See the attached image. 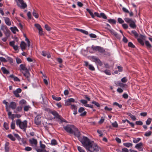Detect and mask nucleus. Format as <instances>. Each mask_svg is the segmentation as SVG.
<instances>
[{
    "mask_svg": "<svg viewBox=\"0 0 152 152\" xmlns=\"http://www.w3.org/2000/svg\"><path fill=\"white\" fill-rule=\"evenodd\" d=\"M77 137L83 146L86 148L87 152H94L99 151V147L96 143L90 140L87 137L81 136V134L78 129L75 127L73 131V133Z\"/></svg>",
    "mask_w": 152,
    "mask_h": 152,
    "instance_id": "f257e3e1",
    "label": "nucleus"
},
{
    "mask_svg": "<svg viewBox=\"0 0 152 152\" xmlns=\"http://www.w3.org/2000/svg\"><path fill=\"white\" fill-rule=\"evenodd\" d=\"M52 114L54 116V118H56L58 119V121L60 123L64 121V119L62 118L55 110L48 109V114Z\"/></svg>",
    "mask_w": 152,
    "mask_h": 152,
    "instance_id": "f03ea898",
    "label": "nucleus"
},
{
    "mask_svg": "<svg viewBox=\"0 0 152 152\" xmlns=\"http://www.w3.org/2000/svg\"><path fill=\"white\" fill-rule=\"evenodd\" d=\"M16 124L18 125L20 128L23 129L24 131H25L27 127V121L25 120L23 121H21L20 119H18L16 121Z\"/></svg>",
    "mask_w": 152,
    "mask_h": 152,
    "instance_id": "7ed1b4c3",
    "label": "nucleus"
},
{
    "mask_svg": "<svg viewBox=\"0 0 152 152\" xmlns=\"http://www.w3.org/2000/svg\"><path fill=\"white\" fill-rule=\"evenodd\" d=\"M124 19L126 23H129V26L131 28H134L136 27L135 21L132 19L128 18H125Z\"/></svg>",
    "mask_w": 152,
    "mask_h": 152,
    "instance_id": "20e7f679",
    "label": "nucleus"
},
{
    "mask_svg": "<svg viewBox=\"0 0 152 152\" xmlns=\"http://www.w3.org/2000/svg\"><path fill=\"white\" fill-rule=\"evenodd\" d=\"M75 126L73 125H68L64 127V130L70 134H72L73 132Z\"/></svg>",
    "mask_w": 152,
    "mask_h": 152,
    "instance_id": "39448f33",
    "label": "nucleus"
},
{
    "mask_svg": "<svg viewBox=\"0 0 152 152\" xmlns=\"http://www.w3.org/2000/svg\"><path fill=\"white\" fill-rule=\"evenodd\" d=\"M91 49L95 51H98L100 53H103L105 51L103 48L99 46H94L92 45L91 47Z\"/></svg>",
    "mask_w": 152,
    "mask_h": 152,
    "instance_id": "423d86ee",
    "label": "nucleus"
},
{
    "mask_svg": "<svg viewBox=\"0 0 152 152\" xmlns=\"http://www.w3.org/2000/svg\"><path fill=\"white\" fill-rule=\"evenodd\" d=\"M85 109L83 107H80L78 110V112L80 113V116H85L86 114V112L84 111Z\"/></svg>",
    "mask_w": 152,
    "mask_h": 152,
    "instance_id": "0eeeda50",
    "label": "nucleus"
},
{
    "mask_svg": "<svg viewBox=\"0 0 152 152\" xmlns=\"http://www.w3.org/2000/svg\"><path fill=\"white\" fill-rule=\"evenodd\" d=\"M143 144L141 142L137 144L135 146V147L139 151H142L143 148H142Z\"/></svg>",
    "mask_w": 152,
    "mask_h": 152,
    "instance_id": "6e6552de",
    "label": "nucleus"
},
{
    "mask_svg": "<svg viewBox=\"0 0 152 152\" xmlns=\"http://www.w3.org/2000/svg\"><path fill=\"white\" fill-rule=\"evenodd\" d=\"M20 70L21 72H22L23 73V71H24L25 72L27 71L28 70V69L26 66V65L23 64H21L20 65Z\"/></svg>",
    "mask_w": 152,
    "mask_h": 152,
    "instance_id": "1a4fd4ad",
    "label": "nucleus"
},
{
    "mask_svg": "<svg viewBox=\"0 0 152 152\" xmlns=\"http://www.w3.org/2000/svg\"><path fill=\"white\" fill-rule=\"evenodd\" d=\"M41 117L40 115H38L35 118V123L37 125L40 124L41 121L40 120Z\"/></svg>",
    "mask_w": 152,
    "mask_h": 152,
    "instance_id": "9d476101",
    "label": "nucleus"
},
{
    "mask_svg": "<svg viewBox=\"0 0 152 152\" xmlns=\"http://www.w3.org/2000/svg\"><path fill=\"white\" fill-rule=\"evenodd\" d=\"M144 36L142 35H141L140 38L137 39V41L141 45H144V42L143 40V38Z\"/></svg>",
    "mask_w": 152,
    "mask_h": 152,
    "instance_id": "9b49d317",
    "label": "nucleus"
},
{
    "mask_svg": "<svg viewBox=\"0 0 152 152\" xmlns=\"http://www.w3.org/2000/svg\"><path fill=\"white\" fill-rule=\"evenodd\" d=\"M17 106L16 104L14 102H10L9 107L11 108L12 109H15Z\"/></svg>",
    "mask_w": 152,
    "mask_h": 152,
    "instance_id": "f8f14e48",
    "label": "nucleus"
},
{
    "mask_svg": "<svg viewBox=\"0 0 152 152\" xmlns=\"http://www.w3.org/2000/svg\"><path fill=\"white\" fill-rule=\"evenodd\" d=\"M23 75L24 76H25L26 78L27 79V80L29 81H30V75L29 73L28 72V71L25 72V73H23Z\"/></svg>",
    "mask_w": 152,
    "mask_h": 152,
    "instance_id": "ddd939ff",
    "label": "nucleus"
},
{
    "mask_svg": "<svg viewBox=\"0 0 152 152\" xmlns=\"http://www.w3.org/2000/svg\"><path fill=\"white\" fill-rule=\"evenodd\" d=\"M4 20L6 24L9 26H10L11 25V21L10 19L7 17H4Z\"/></svg>",
    "mask_w": 152,
    "mask_h": 152,
    "instance_id": "4468645a",
    "label": "nucleus"
},
{
    "mask_svg": "<svg viewBox=\"0 0 152 152\" xmlns=\"http://www.w3.org/2000/svg\"><path fill=\"white\" fill-rule=\"evenodd\" d=\"M20 4L21 5H20L18 3H17L18 6L20 8H21L23 9H24L27 7V5L25 3H24V1H23V2L20 3Z\"/></svg>",
    "mask_w": 152,
    "mask_h": 152,
    "instance_id": "2eb2a0df",
    "label": "nucleus"
},
{
    "mask_svg": "<svg viewBox=\"0 0 152 152\" xmlns=\"http://www.w3.org/2000/svg\"><path fill=\"white\" fill-rule=\"evenodd\" d=\"M21 48L22 50H25L26 46V44L23 41H22L20 45Z\"/></svg>",
    "mask_w": 152,
    "mask_h": 152,
    "instance_id": "dca6fc26",
    "label": "nucleus"
},
{
    "mask_svg": "<svg viewBox=\"0 0 152 152\" xmlns=\"http://www.w3.org/2000/svg\"><path fill=\"white\" fill-rule=\"evenodd\" d=\"M29 141L30 143L32 145H36L37 144V140L36 139H35L34 138H32L31 139H30Z\"/></svg>",
    "mask_w": 152,
    "mask_h": 152,
    "instance_id": "f3484780",
    "label": "nucleus"
},
{
    "mask_svg": "<svg viewBox=\"0 0 152 152\" xmlns=\"http://www.w3.org/2000/svg\"><path fill=\"white\" fill-rule=\"evenodd\" d=\"M80 102L81 103L83 104L84 106L86 107L88 105V104H87L88 102L86 100L84 99H81L80 100Z\"/></svg>",
    "mask_w": 152,
    "mask_h": 152,
    "instance_id": "a211bd4d",
    "label": "nucleus"
},
{
    "mask_svg": "<svg viewBox=\"0 0 152 152\" xmlns=\"http://www.w3.org/2000/svg\"><path fill=\"white\" fill-rule=\"evenodd\" d=\"M123 145L127 148L131 147L133 146V144L132 143L129 142L124 143H123Z\"/></svg>",
    "mask_w": 152,
    "mask_h": 152,
    "instance_id": "6ab92c4d",
    "label": "nucleus"
},
{
    "mask_svg": "<svg viewBox=\"0 0 152 152\" xmlns=\"http://www.w3.org/2000/svg\"><path fill=\"white\" fill-rule=\"evenodd\" d=\"M19 141L21 145H25L26 143V141L24 139L20 138Z\"/></svg>",
    "mask_w": 152,
    "mask_h": 152,
    "instance_id": "aec40b11",
    "label": "nucleus"
},
{
    "mask_svg": "<svg viewBox=\"0 0 152 152\" xmlns=\"http://www.w3.org/2000/svg\"><path fill=\"white\" fill-rule=\"evenodd\" d=\"M1 70L4 74H8L9 73V72L4 67H2Z\"/></svg>",
    "mask_w": 152,
    "mask_h": 152,
    "instance_id": "412c9836",
    "label": "nucleus"
},
{
    "mask_svg": "<svg viewBox=\"0 0 152 152\" xmlns=\"http://www.w3.org/2000/svg\"><path fill=\"white\" fill-rule=\"evenodd\" d=\"M86 10L88 12V13H89L90 15H91V17L92 18H94L95 17L94 15L93 14V12L91 11V10L88 8L86 9Z\"/></svg>",
    "mask_w": 152,
    "mask_h": 152,
    "instance_id": "4be33fe9",
    "label": "nucleus"
},
{
    "mask_svg": "<svg viewBox=\"0 0 152 152\" xmlns=\"http://www.w3.org/2000/svg\"><path fill=\"white\" fill-rule=\"evenodd\" d=\"M77 149L79 152H86L84 149L82 147L77 146Z\"/></svg>",
    "mask_w": 152,
    "mask_h": 152,
    "instance_id": "5701e85b",
    "label": "nucleus"
},
{
    "mask_svg": "<svg viewBox=\"0 0 152 152\" xmlns=\"http://www.w3.org/2000/svg\"><path fill=\"white\" fill-rule=\"evenodd\" d=\"M9 144L8 142H6L5 143V149L6 152H8L9 151V148L8 147Z\"/></svg>",
    "mask_w": 152,
    "mask_h": 152,
    "instance_id": "b1692460",
    "label": "nucleus"
},
{
    "mask_svg": "<svg viewBox=\"0 0 152 152\" xmlns=\"http://www.w3.org/2000/svg\"><path fill=\"white\" fill-rule=\"evenodd\" d=\"M141 140L140 138H134L133 140V142L134 143H137L139 142Z\"/></svg>",
    "mask_w": 152,
    "mask_h": 152,
    "instance_id": "393cba45",
    "label": "nucleus"
},
{
    "mask_svg": "<svg viewBox=\"0 0 152 152\" xmlns=\"http://www.w3.org/2000/svg\"><path fill=\"white\" fill-rule=\"evenodd\" d=\"M19 104L20 105L23 106L26 104V102L24 99H22L20 101Z\"/></svg>",
    "mask_w": 152,
    "mask_h": 152,
    "instance_id": "a878e982",
    "label": "nucleus"
},
{
    "mask_svg": "<svg viewBox=\"0 0 152 152\" xmlns=\"http://www.w3.org/2000/svg\"><path fill=\"white\" fill-rule=\"evenodd\" d=\"M10 29L11 30V31L13 32V33H15V31H18V30L17 29V28L16 27H11L10 28Z\"/></svg>",
    "mask_w": 152,
    "mask_h": 152,
    "instance_id": "bb28decb",
    "label": "nucleus"
},
{
    "mask_svg": "<svg viewBox=\"0 0 152 152\" xmlns=\"http://www.w3.org/2000/svg\"><path fill=\"white\" fill-rule=\"evenodd\" d=\"M52 96L53 99L56 101H60L61 99V97H56L55 96L53 95H52Z\"/></svg>",
    "mask_w": 152,
    "mask_h": 152,
    "instance_id": "cd10ccee",
    "label": "nucleus"
},
{
    "mask_svg": "<svg viewBox=\"0 0 152 152\" xmlns=\"http://www.w3.org/2000/svg\"><path fill=\"white\" fill-rule=\"evenodd\" d=\"M76 29L77 30L80 31L81 32L85 34H88V32L87 31L81 29H79L78 28H76Z\"/></svg>",
    "mask_w": 152,
    "mask_h": 152,
    "instance_id": "c85d7f7f",
    "label": "nucleus"
},
{
    "mask_svg": "<svg viewBox=\"0 0 152 152\" xmlns=\"http://www.w3.org/2000/svg\"><path fill=\"white\" fill-rule=\"evenodd\" d=\"M108 22L111 24H115L116 23V20L113 19H110L108 20Z\"/></svg>",
    "mask_w": 152,
    "mask_h": 152,
    "instance_id": "c756f323",
    "label": "nucleus"
},
{
    "mask_svg": "<svg viewBox=\"0 0 152 152\" xmlns=\"http://www.w3.org/2000/svg\"><path fill=\"white\" fill-rule=\"evenodd\" d=\"M33 15L36 18H38V15L36 12L35 10H34V11L32 12Z\"/></svg>",
    "mask_w": 152,
    "mask_h": 152,
    "instance_id": "7c9ffc66",
    "label": "nucleus"
},
{
    "mask_svg": "<svg viewBox=\"0 0 152 152\" xmlns=\"http://www.w3.org/2000/svg\"><path fill=\"white\" fill-rule=\"evenodd\" d=\"M152 121V119L151 118H148L147 120L146 121V124L147 125H149L150 124Z\"/></svg>",
    "mask_w": 152,
    "mask_h": 152,
    "instance_id": "2f4dec72",
    "label": "nucleus"
},
{
    "mask_svg": "<svg viewBox=\"0 0 152 152\" xmlns=\"http://www.w3.org/2000/svg\"><path fill=\"white\" fill-rule=\"evenodd\" d=\"M3 103L5 104L6 105V110L7 111H8V106L7 105L8 104V102H6V100H4L3 101Z\"/></svg>",
    "mask_w": 152,
    "mask_h": 152,
    "instance_id": "473e14b6",
    "label": "nucleus"
},
{
    "mask_svg": "<svg viewBox=\"0 0 152 152\" xmlns=\"http://www.w3.org/2000/svg\"><path fill=\"white\" fill-rule=\"evenodd\" d=\"M22 107H18L16 108V111H14V112L15 113H17L18 112H20V111H21V110H22Z\"/></svg>",
    "mask_w": 152,
    "mask_h": 152,
    "instance_id": "72a5a7b5",
    "label": "nucleus"
},
{
    "mask_svg": "<svg viewBox=\"0 0 152 152\" xmlns=\"http://www.w3.org/2000/svg\"><path fill=\"white\" fill-rule=\"evenodd\" d=\"M8 137L13 141H14L15 140V138L11 134L8 135Z\"/></svg>",
    "mask_w": 152,
    "mask_h": 152,
    "instance_id": "f704fd0d",
    "label": "nucleus"
},
{
    "mask_svg": "<svg viewBox=\"0 0 152 152\" xmlns=\"http://www.w3.org/2000/svg\"><path fill=\"white\" fill-rule=\"evenodd\" d=\"M152 134V132L150 131L148 132H146L145 134H144V135L146 137H148L151 135Z\"/></svg>",
    "mask_w": 152,
    "mask_h": 152,
    "instance_id": "c9c22d12",
    "label": "nucleus"
},
{
    "mask_svg": "<svg viewBox=\"0 0 152 152\" xmlns=\"http://www.w3.org/2000/svg\"><path fill=\"white\" fill-rule=\"evenodd\" d=\"M88 69L92 71H94L95 70V68L94 66L92 64H89L88 66Z\"/></svg>",
    "mask_w": 152,
    "mask_h": 152,
    "instance_id": "e433bc0d",
    "label": "nucleus"
},
{
    "mask_svg": "<svg viewBox=\"0 0 152 152\" xmlns=\"http://www.w3.org/2000/svg\"><path fill=\"white\" fill-rule=\"evenodd\" d=\"M145 44L146 46L150 48L152 47V46L149 43V42L148 41H145Z\"/></svg>",
    "mask_w": 152,
    "mask_h": 152,
    "instance_id": "4c0bfd02",
    "label": "nucleus"
},
{
    "mask_svg": "<svg viewBox=\"0 0 152 152\" xmlns=\"http://www.w3.org/2000/svg\"><path fill=\"white\" fill-rule=\"evenodd\" d=\"M118 21L120 24L123 23L124 22V21L121 18H118Z\"/></svg>",
    "mask_w": 152,
    "mask_h": 152,
    "instance_id": "58836bf2",
    "label": "nucleus"
},
{
    "mask_svg": "<svg viewBox=\"0 0 152 152\" xmlns=\"http://www.w3.org/2000/svg\"><path fill=\"white\" fill-rule=\"evenodd\" d=\"M95 63L99 64L100 66H101L102 65V63L98 58L95 62Z\"/></svg>",
    "mask_w": 152,
    "mask_h": 152,
    "instance_id": "ea45409f",
    "label": "nucleus"
},
{
    "mask_svg": "<svg viewBox=\"0 0 152 152\" xmlns=\"http://www.w3.org/2000/svg\"><path fill=\"white\" fill-rule=\"evenodd\" d=\"M100 17H102L104 19H107V17L106 15L103 13H101L100 14Z\"/></svg>",
    "mask_w": 152,
    "mask_h": 152,
    "instance_id": "a19ab883",
    "label": "nucleus"
},
{
    "mask_svg": "<svg viewBox=\"0 0 152 152\" xmlns=\"http://www.w3.org/2000/svg\"><path fill=\"white\" fill-rule=\"evenodd\" d=\"M51 144L52 145H56L57 144V142L56 140L54 139L52 140H51Z\"/></svg>",
    "mask_w": 152,
    "mask_h": 152,
    "instance_id": "79ce46f5",
    "label": "nucleus"
},
{
    "mask_svg": "<svg viewBox=\"0 0 152 152\" xmlns=\"http://www.w3.org/2000/svg\"><path fill=\"white\" fill-rule=\"evenodd\" d=\"M34 26L38 30L42 28L40 25L38 23L35 24Z\"/></svg>",
    "mask_w": 152,
    "mask_h": 152,
    "instance_id": "37998d69",
    "label": "nucleus"
},
{
    "mask_svg": "<svg viewBox=\"0 0 152 152\" xmlns=\"http://www.w3.org/2000/svg\"><path fill=\"white\" fill-rule=\"evenodd\" d=\"M113 105H116L118 107L120 108H121L122 107V105L121 104H120L117 102H114L113 103Z\"/></svg>",
    "mask_w": 152,
    "mask_h": 152,
    "instance_id": "c03bdc74",
    "label": "nucleus"
},
{
    "mask_svg": "<svg viewBox=\"0 0 152 152\" xmlns=\"http://www.w3.org/2000/svg\"><path fill=\"white\" fill-rule=\"evenodd\" d=\"M30 108V107L29 106H25L24 107L23 110L24 111H27Z\"/></svg>",
    "mask_w": 152,
    "mask_h": 152,
    "instance_id": "a18cd8bd",
    "label": "nucleus"
},
{
    "mask_svg": "<svg viewBox=\"0 0 152 152\" xmlns=\"http://www.w3.org/2000/svg\"><path fill=\"white\" fill-rule=\"evenodd\" d=\"M11 127L12 129H15V122L13 121H12L11 123Z\"/></svg>",
    "mask_w": 152,
    "mask_h": 152,
    "instance_id": "49530a36",
    "label": "nucleus"
},
{
    "mask_svg": "<svg viewBox=\"0 0 152 152\" xmlns=\"http://www.w3.org/2000/svg\"><path fill=\"white\" fill-rule=\"evenodd\" d=\"M71 108L72 110H77V108L76 105L74 104H72L71 105Z\"/></svg>",
    "mask_w": 152,
    "mask_h": 152,
    "instance_id": "de8ad7c7",
    "label": "nucleus"
},
{
    "mask_svg": "<svg viewBox=\"0 0 152 152\" xmlns=\"http://www.w3.org/2000/svg\"><path fill=\"white\" fill-rule=\"evenodd\" d=\"M132 32L136 37H138V34L136 31L135 30L132 31Z\"/></svg>",
    "mask_w": 152,
    "mask_h": 152,
    "instance_id": "09e8293b",
    "label": "nucleus"
},
{
    "mask_svg": "<svg viewBox=\"0 0 152 152\" xmlns=\"http://www.w3.org/2000/svg\"><path fill=\"white\" fill-rule=\"evenodd\" d=\"M112 125L113 127L117 128L118 127V125L116 121H115L112 124Z\"/></svg>",
    "mask_w": 152,
    "mask_h": 152,
    "instance_id": "8fccbe9b",
    "label": "nucleus"
},
{
    "mask_svg": "<svg viewBox=\"0 0 152 152\" xmlns=\"http://www.w3.org/2000/svg\"><path fill=\"white\" fill-rule=\"evenodd\" d=\"M92 103L94 104L97 107H99L100 106V104L97 102L96 101H93L92 102Z\"/></svg>",
    "mask_w": 152,
    "mask_h": 152,
    "instance_id": "3c124183",
    "label": "nucleus"
},
{
    "mask_svg": "<svg viewBox=\"0 0 152 152\" xmlns=\"http://www.w3.org/2000/svg\"><path fill=\"white\" fill-rule=\"evenodd\" d=\"M127 79L126 77L122 78L121 79V81L123 83H126L127 81Z\"/></svg>",
    "mask_w": 152,
    "mask_h": 152,
    "instance_id": "603ef678",
    "label": "nucleus"
},
{
    "mask_svg": "<svg viewBox=\"0 0 152 152\" xmlns=\"http://www.w3.org/2000/svg\"><path fill=\"white\" fill-rule=\"evenodd\" d=\"M71 104L70 102H69L68 100H65V105L66 106H69V105H70Z\"/></svg>",
    "mask_w": 152,
    "mask_h": 152,
    "instance_id": "864d4df0",
    "label": "nucleus"
},
{
    "mask_svg": "<svg viewBox=\"0 0 152 152\" xmlns=\"http://www.w3.org/2000/svg\"><path fill=\"white\" fill-rule=\"evenodd\" d=\"M104 121V118L103 117H102L100 120L99 121L98 123L99 124H102L103 123Z\"/></svg>",
    "mask_w": 152,
    "mask_h": 152,
    "instance_id": "5fc2aeb1",
    "label": "nucleus"
},
{
    "mask_svg": "<svg viewBox=\"0 0 152 152\" xmlns=\"http://www.w3.org/2000/svg\"><path fill=\"white\" fill-rule=\"evenodd\" d=\"M13 93L16 97H20V95L18 93L15 91H14Z\"/></svg>",
    "mask_w": 152,
    "mask_h": 152,
    "instance_id": "6e6d98bb",
    "label": "nucleus"
},
{
    "mask_svg": "<svg viewBox=\"0 0 152 152\" xmlns=\"http://www.w3.org/2000/svg\"><path fill=\"white\" fill-rule=\"evenodd\" d=\"M128 45L129 47L132 48H134L135 47L134 45L131 42H129Z\"/></svg>",
    "mask_w": 152,
    "mask_h": 152,
    "instance_id": "4d7b16f0",
    "label": "nucleus"
},
{
    "mask_svg": "<svg viewBox=\"0 0 152 152\" xmlns=\"http://www.w3.org/2000/svg\"><path fill=\"white\" fill-rule=\"evenodd\" d=\"M0 61L2 62H6L7 61L5 58L3 57H0Z\"/></svg>",
    "mask_w": 152,
    "mask_h": 152,
    "instance_id": "13d9d810",
    "label": "nucleus"
},
{
    "mask_svg": "<svg viewBox=\"0 0 152 152\" xmlns=\"http://www.w3.org/2000/svg\"><path fill=\"white\" fill-rule=\"evenodd\" d=\"M136 124L137 125H142L143 124V123L141 121H136Z\"/></svg>",
    "mask_w": 152,
    "mask_h": 152,
    "instance_id": "bf43d9fd",
    "label": "nucleus"
},
{
    "mask_svg": "<svg viewBox=\"0 0 152 152\" xmlns=\"http://www.w3.org/2000/svg\"><path fill=\"white\" fill-rule=\"evenodd\" d=\"M43 76L44 77H43V80L45 83L46 85H48V81L47 80L45 79L46 77V76H45L43 75Z\"/></svg>",
    "mask_w": 152,
    "mask_h": 152,
    "instance_id": "052dcab7",
    "label": "nucleus"
},
{
    "mask_svg": "<svg viewBox=\"0 0 152 152\" xmlns=\"http://www.w3.org/2000/svg\"><path fill=\"white\" fill-rule=\"evenodd\" d=\"M122 26L125 29H127L128 28V25L126 23L123 24L122 25Z\"/></svg>",
    "mask_w": 152,
    "mask_h": 152,
    "instance_id": "680f3d73",
    "label": "nucleus"
},
{
    "mask_svg": "<svg viewBox=\"0 0 152 152\" xmlns=\"http://www.w3.org/2000/svg\"><path fill=\"white\" fill-rule=\"evenodd\" d=\"M122 10L125 13H129V10L126 9V8L124 7H123L122 8Z\"/></svg>",
    "mask_w": 152,
    "mask_h": 152,
    "instance_id": "e2e57ef3",
    "label": "nucleus"
},
{
    "mask_svg": "<svg viewBox=\"0 0 152 152\" xmlns=\"http://www.w3.org/2000/svg\"><path fill=\"white\" fill-rule=\"evenodd\" d=\"M4 127L6 129H8L9 128L8 124L6 123H4Z\"/></svg>",
    "mask_w": 152,
    "mask_h": 152,
    "instance_id": "0e129e2a",
    "label": "nucleus"
},
{
    "mask_svg": "<svg viewBox=\"0 0 152 152\" xmlns=\"http://www.w3.org/2000/svg\"><path fill=\"white\" fill-rule=\"evenodd\" d=\"M15 42L14 41L10 42L9 43L10 45L12 47L15 45Z\"/></svg>",
    "mask_w": 152,
    "mask_h": 152,
    "instance_id": "69168bd1",
    "label": "nucleus"
},
{
    "mask_svg": "<svg viewBox=\"0 0 152 152\" xmlns=\"http://www.w3.org/2000/svg\"><path fill=\"white\" fill-rule=\"evenodd\" d=\"M90 37L92 38H96V35L94 34H89Z\"/></svg>",
    "mask_w": 152,
    "mask_h": 152,
    "instance_id": "338daca9",
    "label": "nucleus"
},
{
    "mask_svg": "<svg viewBox=\"0 0 152 152\" xmlns=\"http://www.w3.org/2000/svg\"><path fill=\"white\" fill-rule=\"evenodd\" d=\"M37 152H45V150L44 149H38L37 150Z\"/></svg>",
    "mask_w": 152,
    "mask_h": 152,
    "instance_id": "774afa93",
    "label": "nucleus"
}]
</instances>
